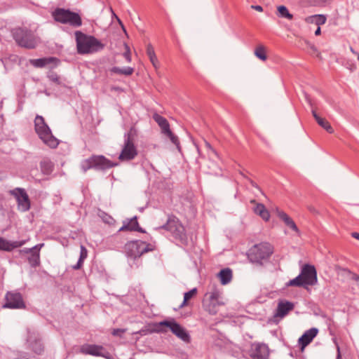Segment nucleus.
<instances>
[{"mask_svg": "<svg viewBox=\"0 0 359 359\" xmlns=\"http://www.w3.org/2000/svg\"><path fill=\"white\" fill-rule=\"evenodd\" d=\"M351 51L353 53H354V54H356V55L358 54V53H356L355 52V50H354L353 49V48H351Z\"/></svg>", "mask_w": 359, "mask_h": 359, "instance_id": "6e6d98bb", "label": "nucleus"}, {"mask_svg": "<svg viewBox=\"0 0 359 359\" xmlns=\"http://www.w3.org/2000/svg\"><path fill=\"white\" fill-rule=\"evenodd\" d=\"M165 136L167 137L168 138H169L170 140L171 141V142L176 146L177 149L179 151H180V143L179 141V139H178L177 136H176L172 132V130L169 133L166 134Z\"/></svg>", "mask_w": 359, "mask_h": 359, "instance_id": "a19ab883", "label": "nucleus"}, {"mask_svg": "<svg viewBox=\"0 0 359 359\" xmlns=\"http://www.w3.org/2000/svg\"><path fill=\"white\" fill-rule=\"evenodd\" d=\"M305 99L306 102L309 104V105L313 107V100L311 98V97L307 94H304ZM312 115L314 117L315 120L318 123L319 126H320L322 128H323L327 133H333L334 129L330 124V123L325 119L322 117H320L316 111V110L312 108L311 109Z\"/></svg>", "mask_w": 359, "mask_h": 359, "instance_id": "aec40b11", "label": "nucleus"}, {"mask_svg": "<svg viewBox=\"0 0 359 359\" xmlns=\"http://www.w3.org/2000/svg\"><path fill=\"white\" fill-rule=\"evenodd\" d=\"M34 130L41 141L52 149L56 148L59 140L53 135L50 128L42 116L36 115L34 118Z\"/></svg>", "mask_w": 359, "mask_h": 359, "instance_id": "7ed1b4c3", "label": "nucleus"}, {"mask_svg": "<svg viewBox=\"0 0 359 359\" xmlns=\"http://www.w3.org/2000/svg\"><path fill=\"white\" fill-rule=\"evenodd\" d=\"M357 55H358V60H359V54H357Z\"/></svg>", "mask_w": 359, "mask_h": 359, "instance_id": "bf43d9fd", "label": "nucleus"}, {"mask_svg": "<svg viewBox=\"0 0 359 359\" xmlns=\"http://www.w3.org/2000/svg\"><path fill=\"white\" fill-rule=\"evenodd\" d=\"M87 256H88V250L83 245H81L80 256H79V260H78L76 264H75L72 266V269L74 270H79V269H81V267L83 266V262L87 258Z\"/></svg>", "mask_w": 359, "mask_h": 359, "instance_id": "473e14b6", "label": "nucleus"}, {"mask_svg": "<svg viewBox=\"0 0 359 359\" xmlns=\"http://www.w3.org/2000/svg\"><path fill=\"white\" fill-rule=\"evenodd\" d=\"M278 217L285 223V224L292 230L299 234V230L295 222L285 212L277 210Z\"/></svg>", "mask_w": 359, "mask_h": 359, "instance_id": "cd10ccee", "label": "nucleus"}, {"mask_svg": "<svg viewBox=\"0 0 359 359\" xmlns=\"http://www.w3.org/2000/svg\"><path fill=\"white\" fill-rule=\"evenodd\" d=\"M278 217L285 223V224L292 230L299 234V230L295 222L285 212L277 210Z\"/></svg>", "mask_w": 359, "mask_h": 359, "instance_id": "a878e982", "label": "nucleus"}, {"mask_svg": "<svg viewBox=\"0 0 359 359\" xmlns=\"http://www.w3.org/2000/svg\"><path fill=\"white\" fill-rule=\"evenodd\" d=\"M147 55L149 58V60L155 69H157L159 67V62L156 55L154 48L151 43L147 44L146 48Z\"/></svg>", "mask_w": 359, "mask_h": 359, "instance_id": "c85d7f7f", "label": "nucleus"}, {"mask_svg": "<svg viewBox=\"0 0 359 359\" xmlns=\"http://www.w3.org/2000/svg\"><path fill=\"white\" fill-rule=\"evenodd\" d=\"M168 320L159 323H151L143 327L137 333L140 335H147L152 333H165L167 332Z\"/></svg>", "mask_w": 359, "mask_h": 359, "instance_id": "f3484780", "label": "nucleus"}, {"mask_svg": "<svg viewBox=\"0 0 359 359\" xmlns=\"http://www.w3.org/2000/svg\"><path fill=\"white\" fill-rule=\"evenodd\" d=\"M318 333V330L312 327L306 330L299 339L298 342L301 350L303 351L306 346H308Z\"/></svg>", "mask_w": 359, "mask_h": 359, "instance_id": "4be33fe9", "label": "nucleus"}, {"mask_svg": "<svg viewBox=\"0 0 359 359\" xmlns=\"http://www.w3.org/2000/svg\"><path fill=\"white\" fill-rule=\"evenodd\" d=\"M44 246L43 243H39L30 248H24L20 250L19 252L20 254H26L28 255L27 259L30 264V266L33 268H36L40 266L41 259H40V250Z\"/></svg>", "mask_w": 359, "mask_h": 359, "instance_id": "ddd939ff", "label": "nucleus"}, {"mask_svg": "<svg viewBox=\"0 0 359 359\" xmlns=\"http://www.w3.org/2000/svg\"><path fill=\"white\" fill-rule=\"evenodd\" d=\"M155 248L154 244L147 243L140 240L129 241L125 245L127 256L133 259L140 257L147 252H152Z\"/></svg>", "mask_w": 359, "mask_h": 359, "instance_id": "1a4fd4ad", "label": "nucleus"}, {"mask_svg": "<svg viewBox=\"0 0 359 359\" xmlns=\"http://www.w3.org/2000/svg\"><path fill=\"white\" fill-rule=\"evenodd\" d=\"M314 17L316 18V23L318 25H323L326 22V17L323 15H316Z\"/></svg>", "mask_w": 359, "mask_h": 359, "instance_id": "79ce46f5", "label": "nucleus"}, {"mask_svg": "<svg viewBox=\"0 0 359 359\" xmlns=\"http://www.w3.org/2000/svg\"><path fill=\"white\" fill-rule=\"evenodd\" d=\"M125 329L116 328L114 329L111 332V334L115 337H122L123 334L126 332Z\"/></svg>", "mask_w": 359, "mask_h": 359, "instance_id": "37998d69", "label": "nucleus"}, {"mask_svg": "<svg viewBox=\"0 0 359 359\" xmlns=\"http://www.w3.org/2000/svg\"><path fill=\"white\" fill-rule=\"evenodd\" d=\"M197 294V288H193L191 290L185 292L184 294V300L181 305L180 306V308H183L188 304V302L193 298L195 295Z\"/></svg>", "mask_w": 359, "mask_h": 359, "instance_id": "c9c22d12", "label": "nucleus"}, {"mask_svg": "<svg viewBox=\"0 0 359 359\" xmlns=\"http://www.w3.org/2000/svg\"><path fill=\"white\" fill-rule=\"evenodd\" d=\"M126 51L123 53V56L126 58V60H127V62H130L131 61V55H130V49L127 45H126Z\"/></svg>", "mask_w": 359, "mask_h": 359, "instance_id": "a18cd8bd", "label": "nucleus"}, {"mask_svg": "<svg viewBox=\"0 0 359 359\" xmlns=\"http://www.w3.org/2000/svg\"><path fill=\"white\" fill-rule=\"evenodd\" d=\"M159 229L170 231L175 239L181 245L185 246L189 245V239L185 232V228L176 216L170 215L166 223L160 226Z\"/></svg>", "mask_w": 359, "mask_h": 359, "instance_id": "39448f33", "label": "nucleus"}, {"mask_svg": "<svg viewBox=\"0 0 359 359\" xmlns=\"http://www.w3.org/2000/svg\"><path fill=\"white\" fill-rule=\"evenodd\" d=\"M26 342L27 347L37 355H41L44 352V345L39 332L34 329H27Z\"/></svg>", "mask_w": 359, "mask_h": 359, "instance_id": "9d476101", "label": "nucleus"}, {"mask_svg": "<svg viewBox=\"0 0 359 359\" xmlns=\"http://www.w3.org/2000/svg\"><path fill=\"white\" fill-rule=\"evenodd\" d=\"M327 0H311V3L315 6H320L325 4Z\"/></svg>", "mask_w": 359, "mask_h": 359, "instance_id": "de8ad7c7", "label": "nucleus"}, {"mask_svg": "<svg viewBox=\"0 0 359 359\" xmlns=\"http://www.w3.org/2000/svg\"><path fill=\"white\" fill-rule=\"evenodd\" d=\"M300 275L306 285H314L317 283V271L313 265L304 264L302 268Z\"/></svg>", "mask_w": 359, "mask_h": 359, "instance_id": "dca6fc26", "label": "nucleus"}, {"mask_svg": "<svg viewBox=\"0 0 359 359\" xmlns=\"http://www.w3.org/2000/svg\"><path fill=\"white\" fill-rule=\"evenodd\" d=\"M274 252L273 246L269 242H261L252 245L246 252L249 262L257 266H264L269 262Z\"/></svg>", "mask_w": 359, "mask_h": 359, "instance_id": "f257e3e1", "label": "nucleus"}, {"mask_svg": "<svg viewBox=\"0 0 359 359\" xmlns=\"http://www.w3.org/2000/svg\"><path fill=\"white\" fill-rule=\"evenodd\" d=\"M351 236L353 238L359 240V233L358 232H353L351 233Z\"/></svg>", "mask_w": 359, "mask_h": 359, "instance_id": "3c124183", "label": "nucleus"}, {"mask_svg": "<svg viewBox=\"0 0 359 359\" xmlns=\"http://www.w3.org/2000/svg\"><path fill=\"white\" fill-rule=\"evenodd\" d=\"M80 353L84 355L102 357L105 359H113L111 354L101 345L84 344L80 347Z\"/></svg>", "mask_w": 359, "mask_h": 359, "instance_id": "9b49d317", "label": "nucleus"}, {"mask_svg": "<svg viewBox=\"0 0 359 359\" xmlns=\"http://www.w3.org/2000/svg\"><path fill=\"white\" fill-rule=\"evenodd\" d=\"M52 15L56 22L69 25L74 28L80 27L83 24L81 15L69 9L57 8L52 13Z\"/></svg>", "mask_w": 359, "mask_h": 359, "instance_id": "0eeeda50", "label": "nucleus"}, {"mask_svg": "<svg viewBox=\"0 0 359 359\" xmlns=\"http://www.w3.org/2000/svg\"><path fill=\"white\" fill-rule=\"evenodd\" d=\"M205 146L207 148L211 149L212 151H213L214 152H215V151L212 149V146L210 145V144L208 142H205Z\"/></svg>", "mask_w": 359, "mask_h": 359, "instance_id": "603ef678", "label": "nucleus"}, {"mask_svg": "<svg viewBox=\"0 0 359 359\" xmlns=\"http://www.w3.org/2000/svg\"><path fill=\"white\" fill-rule=\"evenodd\" d=\"M153 119L158 123L161 128V133L163 135H165L171 131L170 124L165 117L157 113H155L153 115Z\"/></svg>", "mask_w": 359, "mask_h": 359, "instance_id": "393cba45", "label": "nucleus"}, {"mask_svg": "<svg viewBox=\"0 0 359 359\" xmlns=\"http://www.w3.org/2000/svg\"><path fill=\"white\" fill-rule=\"evenodd\" d=\"M218 276L220 278L221 283L222 285H226L229 283L232 279V271L229 268L222 269L218 273Z\"/></svg>", "mask_w": 359, "mask_h": 359, "instance_id": "7c9ffc66", "label": "nucleus"}, {"mask_svg": "<svg viewBox=\"0 0 359 359\" xmlns=\"http://www.w3.org/2000/svg\"><path fill=\"white\" fill-rule=\"evenodd\" d=\"M278 15L280 18H286L287 20H292L293 15L291 14L286 6H279L277 7Z\"/></svg>", "mask_w": 359, "mask_h": 359, "instance_id": "f704fd0d", "label": "nucleus"}, {"mask_svg": "<svg viewBox=\"0 0 359 359\" xmlns=\"http://www.w3.org/2000/svg\"><path fill=\"white\" fill-rule=\"evenodd\" d=\"M172 334L184 342L189 343L191 341V336L187 330L180 324L177 323L174 319L168 320L167 327Z\"/></svg>", "mask_w": 359, "mask_h": 359, "instance_id": "2eb2a0df", "label": "nucleus"}, {"mask_svg": "<svg viewBox=\"0 0 359 359\" xmlns=\"http://www.w3.org/2000/svg\"><path fill=\"white\" fill-rule=\"evenodd\" d=\"M320 32H321L320 27H318L317 28V29L315 31V34H316V36L320 35Z\"/></svg>", "mask_w": 359, "mask_h": 359, "instance_id": "864d4df0", "label": "nucleus"}, {"mask_svg": "<svg viewBox=\"0 0 359 359\" xmlns=\"http://www.w3.org/2000/svg\"><path fill=\"white\" fill-rule=\"evenodd\" d=\"M40 168L43 175H48L53 171L54 164L50 160L46 158L40 162Z\"/></svg>", "mask_w": 359, "mask_h": 359, "instance_id": "c756f323", "label": "nucleus"}, {"mask_svg": "<svg viewBox=\"0 0 359 359\" xmlns=\"http://www.w3.org/2000/svg\"><path fill=\"white\" fill-rule=\"evenodd\" d=\"M3 307L11 309H24L26 308V304L20 292L11 291L6 294L5 304Z\"/></svg>", "mask_w": 359, "mask_h": 359, "instance_id": "f8f14e48", "label": "nucleus"}, {"mask_svg": "<svg viewBox=\"0 0 359 359\" xmlns=\"http://www.w3.org/2000/svg\"><path fill=\"white\" fill-rule=\"evenodd\" d=\"M76 48L79 54H90L104 49V44L93 36L87 35L81 31L75 32Z\"/></svg>", "mask_w": 359, "mask_h": 359, "instance_id": "f03ea898", "label": "nucleus"}, {"mask_svg": "<svg viewBox=\"0 0 359 359\" xmlns=\"http://www.w3.org/2000/svg\"><path fill=\"white\" fill-rule=\"evenodd\" d=\"M255 214L259 215L264 220L268 221L270 218V214L262 203H256L254 208Z\"/></svg>", "mask_w": 359, "mask_h": 359, "instance_id": "2f4dec72", "label": "nucleus"}, {"mask_svg": "<svg viewBox=\"0 0 359 359\" xmlns=\"http://www.w3.org/2000/svg\"><path fill=\"white\" fill-rule=\"evenodd\" d=\"M118 165V163L113 162L103 155H92L90 157L82 161L81 168L86 172L90 169L104 171L116 167Z\"/></svg>", "mask_w": 359, "mask_h": 359, "instance_id": "423d86ee", "label": "nucleus"}, {"mask_svg": "<svg viewBox=\"0 0 359 359\" xmlns=\"http://www.w3.org/2000/svg\"><path fill=\"white\" fill-rule=\"evenodd\" d=\"M294 304L288 301H281L278 303L276 317L284 318L288 313L294 309Z\"/></svg>", "mask_w": 359, "mask_h": 359, "instance_id": "5701e85b", "label": "nucleus"}, {"mask_svg": "<svg viewBox=\"0 0 359 359\" xmlns=\"http://www.w3.org/2000/svg\"><path fill=\"white\" fill-rule=\"evenodd\" d=\"M255 55H256V57H257L259 59L263 61H265L267 59L265 48L262 45L258 46L255 48Z\"/></svg>", "mask_w": 359, "mask_h": 359, "instance_id": "58836bf2", "label": "nucleus"}, {"mask_svg": "<svg viewBox=\"0 0 359 359\" xmlns=\"http://www.w3.org/2000/svg\"><path fill=\"white\" fill-rule=\"evenodd\" d=\"M111 73L120 75L130 76L134 72V69L130 67L120 68L118 67H114L110 69Z\"/></svg>", "mask_w": 359, "mask_h": 359, "instance_id": "72a5a7b5", "label": "nucleus"}, {"mask_svg": "<svg viewBox=\"0 0 359 359\" xmlns=\"http://www.w3.org/2000/svg\"><path fill=\"white\" fill-rule=\"evenodd\" d=\"M10 194L16 199L19 210L22 212H27L30 209V200L27 193L23 188H15L11 190Z\"/></svg>", "mask_w": 359, "mask_h": 359, "instance_id": "4468645a", "label": "nucleus"}, {"mask_svg": "<svg viewBox=\"0 0 359 359\" xmlns=\"http://www.w3.org/2000/svg\"><path fill=\"white\" fill-rule=\"evenodd\" d=\"M249 355L252 359H268L269 347L264 344L254 343L251 345Z\"/></svg>", "mask_w": 359, "mask_h": 359, "instance_id": "a211bd4d", "label": "nucleus"}, {"mask_svg": "<svg viewBox=\"0 0 359 359\" xmlns=\"http://www.w3.org/2000/svg\"><path fill=\"white\" fill-rule=\"evenodd\" d=\"M12 35L16 43L22 48L33 49L36 46V39L31 30L25 28H15L12 31Z\"/></svg>", "mask_w": 359, "mask_h": 359, "instance_id": "6e6552de", "label": "nucleus"}, {"mask_svg": "<svg viewBox=\"0 0 359 359\" xmlns=\"http://www.w3.org/2000/svg\"><path fill=\"white\" fill-rule=\"evenodd\" d=\"M334 343L336 345L337 351V359H341V351H340V347L337 341V339H334Z\"/></svg>", "mask_w": 359, "mask_h": 359, "instance_id": "49530a36", "label": "nucleus"}, {"mask_svg": "<svg viewBox=\"0 0 359 359\" xmlns=\"http://www.w3.org/2000/svg\"><path fill=\"white\" fill-rule=\"evenodd\" d=\"M305 285H305L300 274L299 276H297L296 278H294V279L289 280L286 283V286H287V287H293V286L302 287V286H305Z\"/></svg>", "mask_w": 359, "mask_h": 359, "instance_id": "e433bc0d", "label": "nucleus"}, {"mask_svg": "<svg viewBox=\"0 0 359 359\" xmlns=\"http://www.w3.org/2000/svg\"><path fill=\"white\" fill-rule=\"evenodd\" d=\"M355 69V67L354 65H353V68H350V69H351V71H353V69Z\"/></svg>", "mask_w": 359, "mask_h": 359, "instance_id": "4d7b16f0", "label": "nucleus"}, {"mask_svg": "<svg viewBox=\"0 0 359 359\" xmlns=\"http://www.w3.org/2000/svg\"><path fill=\"white\" fill-rule=\"evenodd\" d=\"M99 217L102 219V220L108 224H113L115 222L114 218L104 211H100L98 214Z\"/></svg>", "mask_w": 359, "mask_h": 359, "instance_id": "ea45409f", "label": "nucleus"}, {"mask_svg": "<svg viewBox=\"0 0 359 359\" xmlns=\"http://www.w3.org/2000/svg\"><path fill=\"white\" fill-rule=\"evenodd\" d=\"M358 283V285H359V282H357Z\"/></svg>", "mask_w": 359, "mask_h": 359, "instance_id": "052dcab7", "label": "nucleus"}, {"mask_svg": "<svg viewBox=\"0 0 359 359\" xmlns=\"http://www.w3.org/2000/svg\"><path fill=\"white\" fill-rule=\"evenodd\" d=\"M126 231L145 233V231L140 226L137 216H135L130 219H127L123 222V226L119 229L118 231Z\"/></svg>", "mask_w": 359, "mask_h": 359, "instance_id": "412c9836", "label": "nucleus"}, {"mask_svg": "<svg viewBox=\"0 0 359 359\" xmlns=\"http://www.w3.org/2000/svg\"><path fill=\"white\" fill-rule=\"evenodd\" d=\"M58 62L59 60L55 57L29 60V63L36 68H42L52 63L57 65Z\"/></svg>", "mask_w": 359, "mask_h": 359, "instance_id": "b1692460", "label": "nucleus"}, {"mask_svg": "<svg viewBox=\"0 0 359 359\" xmlns=\"http://www.w3.org/2000/svg\"><path fill=\"white\" fill-rule=\"evenodd\" d=\"M205 309L211 315H215L218 313L220 306L224 303L219 300V293L213 292L210 294L209 299L203 304Z\"/></svg>", "mask_w": 359, "mask_h": 359, "instance_id": "6ab92c4d", "label": "nucleus"}, {"mask_svg": "<svg viewBox=\"0 0 359 359\" xmlns=\"http://www.w3.org/2000/svg\"><path fill=\"white\" fill-rule=\"evenodd\" d=\"M251 203H256V202H255V200H252V201H251Z\"/></svg>", "mask_w": 359, "mask_h": 359, "instance_id": "13d9d810", "label": "nucleus"}, {"mask_svg": "<svg viewBox=\"0 0 359 359\" xmlns=\"http://www.w3.org/2000/svg\"><path fill=\"white\" fill-rule=\"evenodd\" d=\"M116 18H117V20H118V22H119V24L121 25L123 30L125 32H126V29H125V27H124V26H123V23H122V22H121V21L120 20V19H118L117 17H116Z\"/></svg>", "mask_w": 359, "mask_h": 359, "instance_id": "5fc2aeb1", "label": "nucleus"}, {"mask_svg": "<svg viewBox=\"0 0 359 359\" xmlns=\"http://www.w3.org/2000/svg\"><path fill=\"white\" fill-rule=\"evenodd\" d=\"M252 8H254L255 10L257 11H263V8L261 6H252Z\"/></svg>", "mask_w": 359, "mask_h": 359, "instance_id": "8fccbe9b", "label": "nucleus"}, {"mask_svg": "<svg viewBox=\"0 0 359 359\" xmlns=\"http://www.w3.org/2000/svg\"><path fill=\"white\" fill-rule=\"evenodd\" d=\"M278 217L285 223V224L292 230L299 234V230L295 222L285 212L277 210Z\"/></svg>", "mask_w": 359, "mask_h": 359, "instance_id": "bb28decb", "label": "nucleus"}, {"mask_svg": "<svg viewBox=\"0 0 359 359\" xmlns=\"http://www.w3.org/2000/svg\"><path fill=\"white\" fill-rule=\"evenodd\" d=\"M13 245L11 241L0 237V250L11 252L13 250Z\"/></svg>", "mask_w": 359, "mask_h": 359, "instance_id": "4c0bfd02", "label": "nucleus"}, {"mask_svg": "<svg viewBox=\"0 0 359 359\" xmlns=\"http://www.w3.org/2000/svg\"><path fill=\"white\" fill-rule=\"evenodd\" d=\"M137 135L135 127H131L124 134V142L118 159L121 161H129L133 160L138 154L136 146L135 145V137Z\"/></svg>", "mask_w": 359, "mask_h": 359, "instance_id": "20e7f679", "label": "nucleus"}, {"mask_svg": "<svg viewBox=\"0 0 359 359\" xmlns=\"http://www.w3.org/2000/svg\"><path fill=\"white\" fill-rule=\"evenodd\" d=\"M248 180L249 181L250 184L254 187L255 188L257 189L259 191H262L260 187L258 186V184L254 182L253 180H252L251 179H249V178H247Z\"/></svg>", "mask_w": 359, "mask_h": 359, "instance_id": "09e8293b", "label": "nucleus"}, {"mask_svg": "<svg viewBox=\"0 0 359 359\" xmlns=\"http://www.w3.org/2000/svg\"><path fill=\"white\" fill-rule=\"evenodd\" d=\"M26 243L25 241H11V245H13V249L20 248Z\"/></svg>", "mask_w": 359, "mask_h": 359, "instance_id": "c03bdc74", "label": "nucleus"}]
</instances>
